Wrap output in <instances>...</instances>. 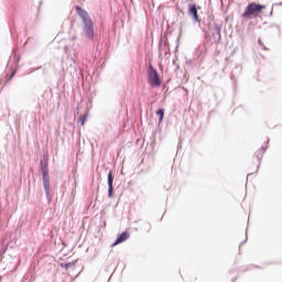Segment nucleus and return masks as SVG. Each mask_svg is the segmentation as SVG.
<instances>
[{
    "label": "nucleus",
    "mask_w": 282,
    "mask_h": 282,
    "mask_svg": "<svg viewBox=\"0 0 282 282\" xmlns=\"http://www.w3.org/2000/svg\"><path fill=\"white\" fill-rule=\"evenodd\" d=\"M216 34L219 36V39H221V28L216 26Z\"/></svg>",
    "instance_id": "nucleus-13"
},
{
    "label": "nucleus",
    "mask_w": 282,
    "mask_h": 282,
    "mask_svg": "<svg viewBox=\"0 0 282 282\" xmlns=\"http://www.w3.org/2000/svg\"><path fill=\"white\" fill-rule=\"evenodd\" d=\"M108 195L113 197V174L111 172L108 173Z\"/></svg>",
    "instance_id": "nucleus-4"
},
{
    "label": "nucleus",
    "mask_w": 282,
    "mask_h": 282,
    "mask_svg": "<svg viewBox=\"0 0 282 282\" xmlns=\"http://www.w3.org/2000/svg\"><path fill=\"white\" fill-rule=\"evenodd\" d=\"M130 234L128 231H123L118 238L117 240L113 242L112 246H118L120 243H124V241H127V239H129Z\"/></svg>",
    "instance_id": "nucleus-6"
},
{
    "label": "nucleus",
    "mask_w": 282,
    "mask_h": 282,
    "mask_svg": "<svg viewBox=\"0 0 282 282\" xmlns=\"http://www.w3.org/2000/svg\"><path fill=\"white\" fill-rule=\"evenodd\" d=\"M156 116H159V120L162 122V120H164V109H159Z\"/></svg>",
    "instance_id": "nucleus-9"
},
{
    "label": "nucleus",
    "mask_w": 282,
    "mask_h": 282,
    "mask_svg": "<svg viewBox=\"0 0 282 282\" xmlns=\"http://www.w3.org/2000/svg\"><path fill=\"white\" fill-rule=\"evenodd\" d=\"M43 175V182H50V172L47 171H42Z\"/></svg>",
    "instance_id": "nucleus-8"
},
{
    "label": "nucleus",
    "mask_w": 282,
    "mask_h": 282,
    "mask_svg": "<svg viewBox=\"0 0 282 282\" xmlns=\"http://www.w3.org/2000/svg\"><path fill=\"white\" fill-rule=\"evenodd\" d=\"M46 193H50V181H43Z\"/></svg>",
    "instance_id": "nucleus-11"
},
{
    "label": "nucleus",
    "mask_w": 282,
    "mask_h": 282,
    "mask_svg": "<svg viewBox=\"0 0 282 282\" xmlns=\"http://www.w3.org/2000/svg\"><path fill=\"white\" fill-rule=\"evenodd\" d=\"M265 10V6L250 3L246 7L245 12L242 13L243 19H257L259 12H263Z\"/></svg>",
    "instance_id": "nucleus-2"
},
{
    "label": "nucleus",
    "mask_w": 282,
    "mask_h": 282,
    "mask_svg": "<svg viewBox=\"0 0 282 282\" xmlns=\"http://www.w3.org/2000/svg\"><path fill=\"white\" fill-rule=\"evenodd\" d=\"M264 152H265V150L262 149V150H260V151L258 152V154L262 156Z\"/></svg>",
    "instance_id": "nucleus-14"
},
{
    "label": "nucleus",
    "mask_w": 282,
    "mask_h": 282,
    "mask_svg": "<svg viewBox=\"0 0 282 282\" xmlns=\"http://www.w3.org/2000/svg\"><path fill=\"white\" fill-rule=\"evenodd\" d=\"M72 265H74V263L68 262V263L62 264V268H65V270H69V268H72Z\"/></svg>",
    "instance_id": "nucleus-12"
},
{
    "label": "nucleus",
    "mask_w": 282,
    "mask_h": 282,
    "mask_svg": "<svg viewBox=\"0 0 282 282\" xmlns=\"http://www.w3.org/2000/svg\"><path fill=\"white\" fill-rule=\"evenodd\" d=\"M0 85H1V79H0Z\"/></svg>",
    "instance_id": "nucleus-15"
},
{
    "label": "nucleus",
    "mask_w": 282,
    "mask_h": 282,
    "mask_svg": "<svg viewBox=\"0 0 282 282\" xmlns=\"http://www.w3.org/2000/svg\"><path fill=\"white\" fill-rule=\"evenodd\" d=\"M148 83L152 87H161L162 86V80L160 79V75L158 74V70L153 68V65L149 66L148 69Z\"/></svg>",
    "instance_id": "nucleus-3"
},
{
    "label": "nucleus",
    "mask_w": 282,
    "mask_h": 282,
    "mask_svg": "<svg viewBox=\"0 0 282 282\" xmlns=\"http://www.w3.org/2000/svg\"><path fill=\"white\" fill-rule=\"evenodd\" d=\"M87 118H89V115L88 113H84L82 116V118L78 120V123L82 126V127H85V122H87Z\"/></svg>",
    "instance_id": "nucleus-7"
},
{
    "label": "nucleus",
    "mask_w": 282,
    "mask_h": 282,
    "mask_svg": "<svg viewBox=\"0 0 282 282\" xmlns=\"http://www.w3.org/2000/svg\"><path fill=\"white\" fill-rule=\"evenodd\" d=\"M188 13L193 17L194 21L199 22V15L197 14V6L196 4H188Z\"/></svg>",
    "instance_id": "nucleus-5"
},
{
    "label": "nucleus",
    "mask_w": 282,
    "mask_h": 282,
    "mask_svg": "<svg viewBox=\"0 0 282 282\" xmlns=\"http://www.w3.org/2000/svg\"><path fill=\"white\" fill-rule=\"evenodd\" d=\"M75 10L84 23L83 30L86 39L94 40V22L91 21L89 13L78 6L75 7Z\"/></svg>",
    "instance_id": "nucleus-1"
},
{
    "label": "nucleus",
    "mask_w": 282,
    "mask_h": 282,
    "mask_svg": "<svg viewBox=\"0 0 282 282\" xmlns=\"http://www.w3.org/2000/svg\"><path fill=\"white\" fill-rule=\"evenodd\" d=\"M40 164H41V171H48L47 170V160H42L40 162Z\"/></svg>",
    "instance_id": "nucleus-10"
}]
</instances>
